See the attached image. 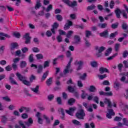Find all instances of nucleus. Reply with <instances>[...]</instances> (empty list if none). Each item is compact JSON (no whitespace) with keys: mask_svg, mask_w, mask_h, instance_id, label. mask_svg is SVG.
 I'll use <instances>...</instances> for the list:
<instances>
[{"mask_svg":"<svg viewBox=\"0 0 128 128\" xmlns=\"http://www.w3.org/2000/svg\"><path fill=\"white\" fill-rule=\"evenodd\" d=\"M21 50H22V52H23V54H26V53L28 52V48L26 47H24V48H22L21 49Z\"/></svg>","mask_w":128,"mask_h":128,"instance_id":"nucleus-43","label":"nucleus"},{"mask_svg":"<svg viewBox=\"0 0 128 128\" xmlns=\"http://www.w3.org/2000/svg\"><path fill=\"white\" fill-rule=\"evenodd\" d=\"M58 112H61L62 114L60 116V118H62V120H66V114L64 113V110L62 108H58Z\"/></svg>","mask_w":128,"mask_h":128,"instance_id":"nucleus-10","label":"nucleus"},{"mask_svg":"<svg viewBox=\"0 0 128 128\" xmlns=\"http://www.w3.org/2000/svg\"><path fill=\"white\" fill-rule=\"evenodd\" d=\"M104 104H108V106L110 108H112V102H110V99L105 98L104 100Z\"/></svg>","mask_w":128,"mask_h":128,"instance_id":"nucleus-18","label":"nucleus"},{"mask_svg":"<svg viewBox=\"0 0 128 128\" xmlns=\"http://www.w3.org/2000/svg\"><path fill=\"white\" fill-rule=\"evenodd\" d=\"M98 28H106V26H108V24L106 23H103V24H98Z\"/></svg>","mask_w":128,"mask_h":128,"instance_id":"nucleus-26","label":"nucleus"},{"mask_svg":"<svg viewBox=\"0 0 128 128\" xmlns=\"http://www.w3.org/2000/svg\"><path fill=\"white\" fill-rule=\"evenodd\" d=\"M120 84L118 82L116 81L114 82V88H115L116 90H118L120 89Z\"/></svg>","mask_w":128,"mask_h":128,"instance_id":"nucleus-20","label":"nucleus"},{"mask_svg":"<svg viewBox=\"0 0 128 128\" xmlns=\"http://www.w3.org/2000/svg\"><path fill=\"white\" fill-rule=\"evenodd\" d=\"M46 36H47L48 38H50V36H52V32H50V30H48L46 32Z\"/></svg>","mask_w":128,"mask_h":128,"instance_id":"nucleus-61","label":"nucleus"},{"mask_svg":"<svg viewBox=\"0 0 128 128\" xmlns=\"http://www.w3.org/2000/svg\"><path fill=\"white\" fill-rule=\"evenodd\" d=\"M74 42H73L74 44H78L80 42V36L78 35H75L74 36Z\"/></svg>","mask_w":128,"mask_h":128,"instance_id":"nucleus-12","label":"nucleus"},{"mask_svg":"<svg viewBox=\"0 0 128 128\" xmlns=\"http://www.w3.org/2000/svg\"><path fill=\"white\" fill-rule=\"evenodd\" d=\"M40 89V86L37 85L35 88H32L31 90L34 92L35 94H38V90Z\"/></svg>","mask_w":128,"mask_h":128,"instance_id":"nucleus-24","label":"nucleus"},{"mask_svg":"<svg viewBox=\"0 0 128 128\" xmlns=\"http://www.w3.org/2000/svg\"><path fill=\"white\" fill-rule=\"evenodd\" d=\"M56 102L58 104H60V105L62 104V98H60V97L57 98Z\"/></svg>","mask_w":128,"mask_h":128,"instance_id":"nucleus-54","label":"nucleus"},{"mask_svg":"<svg viewBox=\"0 0 128 128\" xmlns=\"http://www.w3.org/2000/svg\"><path fill=\"white\" fill-rule=\"evenodd\" d=\"M96 8V6L94 5H90L88 6L86 8L87 10H92Z\"/></svg>","mask_w":128,"mask_h":128,"instance_id":"nucleus-35","label":"nucleus"},{"mask_svg":"<svg viewBox=\"0 0 128 128\" xmlns=\"http://www.w3.org/2000/svg\"><path fill=\"white\" fill-rule=\"evenodd\" d=\"M16 76L19 80H20V82H22L27 78L26 77L23 76L22 74H20V72H17L16 74Z\"/></svg>","mask_w":128,"mask_h":128,"instance_id":"nucleus-11","label":"nucleus"},{"mask_svg":"<svg viewBox=\"0 0 128 128\" xmlns=\"http://www.w3.org/2000/svg\"><path fill=\"white\" fill-rule=\"evenodd\" d=\"M48 66H50V62L48 61H46L44 64V68H48Z\"/></svg>","mask_w":128,"mask_h":128,"instance_id":"nucleus-52","label":"nucleus"},{"mask_svg":"<svg viewBox=\"0 0 128 128\" xmlns=\"http://www.w3.org/2000/svg\"><path fill=\"white\" fill-rule=\"evenodd\" d=\"M24 124L27 126H30L31 124H34V120H32V118H29L28 121L24 122Z\"/></svg>","mask_w":128,"mask_h":128,"instance_id":"nucleus-17","label":"nucleus"},{"mask_svg":"<svg viewBox=\"0 0 128 128\" xmlns=\"http://www.w3.org/2000/svg\"><path fill=\"white\" fill-rule=\"evenodd\" d=\"M128 56V50H124V51L122 53V56L124 58H127Z\"/></svg>","mask_w":128,"mask_h":128,"instance_id":"nucleus-51","label":"nucleus"},{"mask_svg":"<svg viewBox=\"0 0 128 128\" xmlns=\"http://www.w3.org/2000/svg\"><path fill=\"white\" fill-rule=\"evenodd\" d=\"M13 35L14 36H15V38H20V34L18 32H14L13 34Z\"/></svg>","mask_w":128,"mask_h":128,"instance_id":"nucleus-41","label":"nucleus"},{"mask_svg":"<svg viewBox=\"0 0 128 128\" xmlns=\"http://www.w3.org/2000/svg\"><path fill=\"white\" fill-rule=\"evenodd\" d=\"M90 65L92 68H98V62L94 61L90 62Z\"/></svg>","mask_w":128,"mask_h":128,"instance_id":"nucleus-37","label":"nucleus"},{"mask_svg":"<svg viewBox=\"0 0 128 128\" xmlns=\"http://www.w3.org/2000/svg\"><path fill=\"white\" fill-rule=\"evenodd\" d=\"M36 56L37 60H42L44 58V56L42 54H37L36 55Z\"/></svg>","mask_w":128,"mask_h":128,"instance_id":"nucleus-40","label":"nucleus"},{"mask_svg":"<svg viewBox=\"0 0 128 128\" xmlns=\"http://www.w3.org/2000/svg\"><path fill=\"white\" fill-rule=\"evenodd\" d=\"M22 82L27 86H30V82L27 80L26 79H25Z\"/></svg>","mask_w":128,"mask_h":128,"instance_id":"nucleus-32","label":"nucleus"},{"mask_svg":"<svg viewBox=\"0 0 128 128\" xmlns=\"http://www.w3.org/2000/svg\"><path fill=\"white\" fill-rule=\"evenodd\" d=\"M82 94L81 95V98H82L84 99L86 98V96H88V94H86V92H84V90H82Z\"/></svg>","mask_w":128,"mask_h":128,"instance_id":"nucleus-45","label":"nucleus"},{"mask_svg":"<svg viewBox=\"0 0 128 128\" xmlns=\"http://www.w3.org/2000/svg\"><path fill=\"white\" fill-rule=\"evenodd\" d=\"M74 34V32L72 30H70L68 32V34H66V38H70L72 36V35Z\"/></svg>","mask_w":128,"mask_h":128,"instance_id":"nucleus-44","label":"nucleus"},{"mask_svg":"<svg viewBox=\"0 0 128 128\" xmlns=\"http://www.w3.org/2000/svg\"><path fill=\"white\" fill-rule=\"evenodd\" d=\"M118 32H115L114 33H112L110 35V40H112L114 38H116V36H118Z\"/></svg>","mask_w":128,"mask_h":128,"instance_id":"nucleus-28","label":"nucleus"},{"mask_svg":"<svg viewBox=\"0 0 128 128\" xmlns=\"http://www.w3.org/2000/svg\"><path fill=\"white\" fill-rule=\"evenodd\" d=\"M118 22L113 24L111 26L112 28L114 29L118 28Z\"/></svg>","mask_w":128,"mask_h":128,"instance_id":"nucleus-42","label":"nucleus"},{"mask_svg":"<svg viewBox=\"0 0 128 128\" xmlns=\"http://www.w3.org/2000/svg\"><path fill=\"white\" fill-rule=\"evenodd\" d=\"M99 72L101 74H104V72H108V74L110 73L108 70V68H104V67H100L99 68Z\"/></svg>","mask_w":128,"mask_h":128,"instance_id":"nucleus-16","label":"nucleus"},{"mask_svg":"<svg viewBox=\"0 0 128 128\" xmlns=\"http://www.w3.org/2000/svg\"><path fill=\"white\" fill-rule=\"evenodd\" d=\"M28 60L30 62H34V54H31L28 57Z\"/></svg>","mask_w":128,"mask_h":128,"instance_id":"nucleus-31","label":"nucleus"},{"mask_svg":"<svg viewBox=\"0 0 128 128\" xmlns=\"http://www.w3.org/2000/svg\"><path fill=\"white\" fill-rule=\"evenodd\" d=\"M68 92H72V93L74 92V91L76 90H74V88L72 87V86H68Z\"/></svg>","mask_w":128,"mask_h":128,"instance_id":"nucleus-36","label":"nucleus"},{"mask_svg":"<svg viewBox=\"0 0 128 128\" xmlns=\"http://www.w3.org/2000/svg\"><path fill=\"white\" fill-rule=\"evenodd\" d=\"M114 12L118 18H120V14H122H122L123 17H124L125 18H128V14L126 13L124 10H122V12H121L120 8H117L114 10Z\"/></svg>","mask_w":128,"mask_h":128,"instance_id":"nucleus-3","label":"nucleus"},{"mask_svg":"<svg viewBox=\"0 0 128 128\" xmlns=\"http://www.w3.org/2000/svg\"><path fill=\"white\" fill-rule=\"evenodd\" d=\"M95 50H98V52L96 53V56H97V58H100V56H102V52L106 50V48L104 46L100 48H98V46H96Z\"/></svg>","mask_w":128,"mask_h":128,"instance_id":"nucleus-5","label":"nucleus"},{"mask_svg":"<svg viewBox=\"0 0 128 128\" xmlns=\"http://www.w3.org/2000/svg\"><path fill=\"white\" fill-rule=\"evenodd\" d=\"M52 10V5L50 4L48 7L46 9V12H48L50 10Z\"/></svg>","mask_w":128,"mask_h":128,"instance_id":"nucleus-55","label":"nucleus"},{"mask_svg":"<svg viewBox=\"0 0 128 128\" xmlns=\"http://www.w3.org/2000/svg\"><path fill=\"white\" fill-rule=\"evenodd\" d=\"M10 84H14L16 86H18V82H16V80H14V78H10Z\"/></svg>","mask_w":128,"mask_h":128,"instance_id":"nucleus-25","label":"nucleus"},{"mask_svg":"<svg viewBox=\"0 0 128 128\" xmlns=\"http://www.w3.org/2000/svg\"><path fill=\"white\" fill-rule=\"evenodd\" d=\"M26 61H22L20 63V66L21 68H26Z\"/></svg>","mask_w":128,"mask_h":128,"instance_id":"nucleus-30","label":"nucleus"},{"mask_svg":"<svg viewBox=\"0 0 128 128\" xmlns=\"http://www.w3.org/2000/svg\"><path fill=\"white\" fill-rule=\"evenodd\" d=\"M108 114H111L112 116H114V114H116L112 109H108Z\"/></svg>","mask_w":128,"mask_h":128,"instance_id":"nucleus-48","label":"nucleus"},{"mask_svg":"<svg viewBox=\"0 0 128 128\" xmlns=\"http://www.w3.org/2000/svg\"><path fill=\"white\" fill-rule=\"evenodd\" d=\"M48 72H50L48 70H47L44 73L42 76V78H41V82H44V80H46V78L48 77Z\"/></svg>","mask_w":128,"mask_h":128,"instance_id":"nucleus-19","label":"nucleus"},{"mask_svg":"<svg viewBox=\"0 0 128 128\" xmlns=\"http://www.w3.org/2000/svg\"><path fill=\"white\" fill-rule=\"evenodd\" d=\"M75 66H78L76 68V70H80L82 68V64H84V61L82 60H76L74 62Z\"/></svg>","mask_w":128,"mask_h":128,"instance_id":"nucleus-7","label":"nucleus"},{"mask_svg":"<svg viewBox=\"0 0 128 128\" xmlns=\"http://www.w3.org/2000/svg\"><path fill=\"white\" fill-rule=\"evenodd\" d=\"M44 68V66L42 65H39L38 66V68L37 70V72L38 74H42V70Z\"/></svg>","mask_w":128,"mask_h":128,"instance_id":"nucleus-27","label":"nucleus"},{"mask_svg":"<svg viewBox=\"0 0 128 128\" xmlns=\"http://www.w3.org/2000/svg\"><path fill=\"white\" fill-rule=\"evenodd\" d=\"M18 48V44L17 42H12L10 44V50H14L16 48Z\"/></svg>","mask_w":128,"mask_h":128,"instance_id":"nucleus-14","label":"nucleus"},{"mask_svg":"<svg viewBox=\"0 0 128 128\" xmlns=\"http://www.w3.org/2000/svg\"><path fill=\"white\" fill-rule=\"evenodd\" d=\"M56 18L58 22H62L63 20L62 16L60 14L56 15Z\"/></svg>","mask_w":128,"mask_h":128,"instance_id":"nucleus-34","label":"nucleus"},{"mask_svg":"<svg viewBox=\"0 0 128 128\" xmlns=\"http://www.w3.org/2000/svg\"><path fill=\"white\" fill-rule=\"evenodd\" d=\"M110 8H112L114 6V1L111 0L110 4Z\"/></svg>","mask_w":128,"mask_h":128,"instance_id":"nucleus-62","label":"nucleus"},{"mask_svg":"<svg viewBox=\"0 0 128 128\" xmlns=\"http://www.w3.org/2000/svg\"><path fill=\"white\" fill-rule=\"evenodd\" d=\"M76 116L78 120H84L86 116V112L82 108L79 109L76 114Z\"/></svg>","mask_w":128,"mask_h":128,"instance_id":"nucleus-2","label":"nucleus"},{"mask_svg":"<svg viewBox=\"0 0 128 128\" xmlns=\"http://www.w3.org/2000/svg\"><path fill=\"white\" fill-rule=\"evenodd\" d=\"M76 102V100L74 98H70L68 100V104L69 106H72Z\"/></svg>","mask_w":128,"mask_h":128,"instance_id":"nucleus-23","label":"nucleus"},{"mask_svg":"<svg viewBox=\"0 0 128 128\" xmlns=\"http://www.w3.org/2000/svg\"><path fill=\"white\" fill-rule=\"evenodd\" d=\"M85 34H86V38H89L90 36H92V32L90 30H86Z\"/></svg>","mask_w":128,"mask_h":128,"instance_id":"nucleus-38","label":"nucleus"},{"mask_svg":"<svg viewBox=\"0 0 128 128\" xmlns=\"http://www.w3.org/2000/svg\"><path fill=\"white\" fill-rule=\"evenodd\" d=\"M98 76L100 80H104V78H106L108 76H106V74H104L102 75H99Z\"/></svg>","mask_w":128,"mask_h":128,"instance_id":"nucleus-56","label":"nucleus"},{"mask_svg":"<svg viewBox=\"0 0 128 128\" xmlns=\"http://www.w3.org/2000/svg\"><path fill=\"white\" fill-rule=\"evenodd\" d=\"M96 90V88L94 86H90L89 88V91L90 92H94Z\"/></svg>","mask_w":128,"mask_h":128,"instance_id":"nucleus-29","label":"nucleus"},{"mask_svg":"<svg viewBox=\"0 0 128 128\" xmlns=\"http://www.w3.org/2000/svg\"><path fill=\"white\" fill-rule=\"evenodd\" d=\"M78 86L79 88H82V86H84V84H82V82L81 80H78Z\"/></svg>","mask_w":128,"mask_h":128,"instance_id":"nucleus-58","label":"nucleus"},{"mask_svg":"<svg viewBox=\"0 0 128 128\" xmlns=\"http://www.w3.org/2000/svg\"><path fill=\"white\" fill-rule=\"evenodd\" d=\"M42 6V3H40V0H37L36 2V4L34 6L35 10H38Z\"/></svg>","mask_w":128,"mask_h":128,"instance_id":"nucleus-21","label":"nucleus"},{"mask_svg":"<svg viewBox=\"0 0 128 128\" xmlns=\"http://www.w3.org/2000/svg\"><path fill=\"white\" fill-rule=\"evenodd\" d=\"M128 24H126V23H123V24H122V28L123 30H128Z\"/></svg>","mask_w":128,"mask_h":128,"instance_id":"nucleus-59","label":"nucleus"},{"mask_svg":"<svg viewBox=\"0 0 128 128\" xmlns=\"http://www.w3.org/2000/svg\"><path fill=\"white\" fill-rule=\"evenodd\" d=\"M99 34L100 36L106 38H108V30H106L103 32L100 33Z\"/></svg>","mask_w":128,"mask_h":128,"instance_id":"nucleus-13","label":"nucleus"},{"mask_svg":"<svg viewBox=\"0 0 128 128\" xmlns=\"http://www.w3.org/2000/svg\"><path fill=\"white\" fill-rule=\"evenodd\" d=\"M123 64L124 66V68H128V62L126 60H124L123 61Z\"/></svg>","mask_w":128,"mask_h":128,"instance_id":"nucleus-64","label":"nucleus"},{"mask_svg":"<svg viewBox=\"0 0 128 128\" xmlns=\"http://www.w3.org/2000/svg\"><path fill=\"white\" fill-rule=\"evenodd\" d=\"M0 36H5L6 38H10V36L3 32H0Z\"/></svg>","mask_w":128,"mask_h":128,"instance_id":"nucleus-46","label":"nucleus"},{"mask_svg":"<svg viewBox=\"0 0 128 128\" xmlns=\"http://www.w3.org/2000/svg\"><path fill=\"white\" fill-rule=\"evenodd\" d=\"M72 122H73V124H77L78 126H82L80 122H78V120H72Z\"/></svg>","mask_w":128,"mask_h":128,"instance_id":"nucleus-53","label":"nucleus"},{"mask_svg":"<svg viewBox=\"0 0 128 128\" xmlns=\"http://www.w3.org/2000/svg\"><path fill=\"white\" fill-rule=\"evenodd\" d=\"M43 118L46 120V124H50V120L46 115H43Z\"/></svg>","mask_w":128,"mask_h":128,"instance_id":"nucleus-33","label":"nucleus"},{"mask_svg":"<svg viewBox=\"0 0 128 128\" xmlns=\"http://www.w3.org/2000/svg\"><path fill=\"white\" fill-rule=\"evenodd\" d=\"M76 110V107H72L70 108H69V110H65V112H66L68 114H69V116H74V110Z\"/></svg>","mask_w":128,"mask_h":128,"instance_id":"nucleus-8","label":"nucleus"},{"mask_svg":"<svg viewBox=\"0 0 128 128\" xmlns=\"http://www.w3.org/2000/svg\"><path fill=\"white\" fill-rule=\"evenodd\" d=\"M120 44L117 43L115 44V50L116 52H118V48H120Z\"/></svg>","mask_w":128,"mask_h":128,"instance_id":"nucleus-50","label":"nucleus"},{"mask_svg":"<svg viewBox=\"0 0 128 128\" xmlns=\"http://www.w3.org/2000/svg\"><path fill=\"white\" fill-rule=\"evenodd\" d=\"M18 110L20 112H22L24 110H25L26 112H29L30 110V108L28 107L21 106Z\"/></svg>","mask_w":128,"mask_h":128,"instance_id":"nucleus-15","label":"nucleus"},{"mask_svg":"<svg viewBox=\"0 0 128 128\" xmlns=\"http://www.w3.org/2000/svg\"><path fill=\"white\" fill-rule=\"evenodd\" d=\"M62 2L67 4L68 6L74 8V6H78V2L76 1L70 2V0H62Z\"/></svg>","mask_w":128,"mask_h":128,"instance_id":"nucleus-4","label":"nucleus"},{"mask_svg":"<svg viewBox=\"0 0 128 128\" xmlns=\"http://www.w3.org/2000/svg\"><path fill=\"white\" fill-rule=\"evenodd\" d=\"M99 100H100V98H98V96H95L93 98L94 102H96V104H99V102H98Z\"/></svg>","mask_w":128,"mask_h":128,"instance_id":"nucleus-49","label":"nucleus"},{"mask_svg":"<svg viewBox=\"0 0 128 128\" xmlns=\"http://www.w3.org/2000/svg\"><path fill=\"white\" fill-rule=\"evenodd\" d=\"M4 50V46H2L0 48V54H2Z\"/></svg>","mask_w":128,"mask_h":128,"instance_id":"nucleus-63","label":"nucleus"},{"mask_svg":"<svg viewBox=\"0 0 128 128\" xmlns=\"http://www.w3.org/2000/svg\"><path fill=\"white\" fill-rule=\"evenodd\" d=\"M24 38H25V44H30V40L32 37L30 36V33H26L25 35L24 36Z\"/></svg>","mask_w":128,"mask_h":128,"instance_id":"nucleus-9","label":"nucleus"},{"mask_svg":"<svg viewBox=\"0 0 128 128\" xmlns=\"http://www.w3.org/2000/svg\"><path fill=\"white\" fill-rule=\"evenodd\" d=\"M46 84L50 86L52 84V78H50L48 80L46 81Z\"/></svg>","mask_w":128,"mask_h":128,"instance_id":"nucleus-22","label":"nucleus"},{"mask_svg":"<svg viewBox=\"0 0 128 128\" xmlns=\"http://www.w3.org/2000/svg\"><path fill=\"white\" fill-rule=\"evenodd\" d=\"M122 121H123V124H124V126H128V119H126V118H124L122 119Z\"/></svg>","mask_w":128,"mask_h":128,"instance_id":"nucleus-47","label":"nucleus"},{"mask_svg":"<svg viewBox=\"0 0 128 128\" xmlns=\"http://www.w3.org/2000/svg\"><path fill=\"white\" fill-rule=\"evenodd\" d=\"M86 76H88L86 73H84L83 75L80 76V79L82 80H84L86 78Z\"/></svg>","mask_w":128,"mask_h":128,"instance_id":"nucleus-39","label":"nucleus"},{"mask_svg":"<svg viewBox=\"0 0 128 128\" xmlns=\"http://www.w3.org/2000/svg\"><path fill=\"white\" fill-rule=\"evenodd\" d=\"M20 58H14L13 60L14 64H16L17 62H20Z\"/></svg>","mask_w":128,"mask_h":128,"instance_id":"nucleus-60","label":"nucleus"},{"mask_svg":"<svg viewBox=\"0 0 128 128\" xmlns=\"http://www.w3.org/2000/svg\"><path fill=\"white\" fill-rule=\"evenodd\" d=\"M66 56L68 58H70V61L66 66V68L63 71V73L60 74V76H62V78H65V76H66V75L70 73V72H72V70H70V67L72 66V60L74 58L72 56V52L70 50H68L66 52Z\"/></svg>","mask_w":128,"mask_h":128,"instance_id":"nucleus-1","label":"nucleus"},{"mask_svg":"<svg viewBox=\"0 0 128 128\" xmlns=\"http://www.w3.org/2000/svg\"><path fill=\"white\" fill-rule=\"evenodd\" d=\"M103 86H110V82L108 80H105L102 82Z\"/></svg>","mask_w":128,"mask_h":128,"instance_id":"nucleus-57","label":"nucleus"},{"mask_svg":"<svg viewBox=\"0 0 128 128\" xmlns=\"http://www.w3.org/2000/svg\"><path fill=\"white\" fill-rule=\"evenodd\" d=\"M60 26V24L58 22H54L52 25V28H51V32L53 34H56V30H58V28Z\"/></svg>","mask_w":128,"mask_h":128,"instance_id":"nucleus-6","label":"nucleus"}]
</instances>
